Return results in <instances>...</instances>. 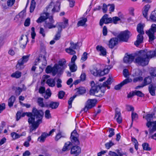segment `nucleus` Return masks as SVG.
I'll list each match as a JSON object with an SVG mask.
<instances>
[{
	"label": "nucleus",
	"mask_w": 156,
	"mask_h": 156,
	"mask_svg": "<svg viewBox=\"0 0 156 156\" xmlns=\"http://www.w3.org/2000/svg\"><path fill=\"white\" fill-rule=\"evenodd\" d=\"M49 13L44 12L41 14L40 17L36 20L38 23H41L44 22L43 26L45 29H51L56 27V25H54L55 20L52 16H49Z\"/></svg>",
	"instance_id": "nucleus-1"
},
{
	"label": "nucleus",
	"mask_w": 156,
	"mask_h": 156,
	"mask_svg": "<svg viewBox=\"0 0 156 156\" xmlns=\"http://www.w3.org/2000/svg\"><path fill=\"white\" fill-rule=\"evenodd\" d=\"M139 54L135 58L134 62L138 66H145L148 64L149 58H152L150 54L144 51H140Z\"/></svg>",
	"instance_id": "nucleus-2"
},
{
	"label": "nucleus",
	"mask_w": 156,
	"mask_h": 156,
	"mask_svg": "<svg viewBox=\"0 0 156 156\" xmlns=\"http://www.w3.org/2000/svg\"><path fill=\"white\" fill-rule=\"evenodd\" d=\"M32 115L29 119H31V120L34 121L36 119V120L42 122V119L43 117L44 113L42 110H38L35 107H34L31 112Z\"/></svg>",
	"instance_id": "nucleus-3"
},
{
	"label": "nucleus",
	"mask_w": 156,
	"mask_h": 156,
	"mask_svg": "<svg viewBox=\"0 0 156 156\" xmlns=\"http://www.w3.org/2000/svg\"><path fill=\"white\" fill-rule=\"evenodd\" d=\"M112 68H105L103 70L101 69H98L97 67H95L93 69L90 70L91 73L95 76H102L108 73L110 69Z\"/></svg>",
	"instance_id": "nucleus-4"
},
{
	"label": "nucleus",
	"mask_w": 156,
	"mask_h": 156,
	"mask_svg": "<svg viewBox=\"0 0 156 156\" xmlns=\"http://www.w3.org/2000/svg\"><path fill=\"white\" fill-rule=\"evenodd\" d=\"M79 135L76 129L73 130L71 133L70 139V142L73 145H77L80 144V141L78 139Z\"/></svg>",
	"instance_id": "nucleus-5"
},
{
	"label": "nucleus",
	"mask_w": 156,
	"mask_h": 156,
	"mask_svg": "<svg viewBox=\"0 0 156 156\" xmlns=\"http://www.w3.org/2000/svg\"><path fill=\"white\" fill-rule=\"evenodd\" d=\"M29 56L30 55H24L19 59L16 66V69L18 70H21L23 69L24 68L23 65L28 61Z\"/></svg>",
	"instance_id": "nucleus-6"
},
{
	"label": "nucleus",
	"mask_w": 156,
	"mask_h": 156,
	"mask_svg": "<svg viewBox=\"0 0 156 156\" xmlns=\"http://www.w3.org/2000/svg\"><path fill=\"white\" fill-rule=\"evenodd\" d=\"M97 101L95 99H89L86 102L84 108L82 109L80 112L83 111L87 112V111L94 107L96 104Z\"/></svg>",
	"instance_id": "nucleus-7"
},
{
	"label": "nucleus",
	"mask_w": 156,
	"mask_h": 156,
	"mask_svg": "<svg viewBox=\"0 0 156 156\" xmlns=\"http://www.w3.org/2000/svg\"><path fill=\"white\" fill-rule=\"evenodd\" d=\"M130 32L128 30L122 31L117 36V38L121 41L127 42L129 37Z\"/></svg>",
	"instance_id": "nucleus-8"
},
{
	"label": "nucleus",
	"mask_w": 156,
	"mask_h": 156,
	"mask_svg": "<svg viewBox=\"0 0 156 156\" xmlns=\"http://www.w3.org/2000/svg\"><path fill=\"white\" fill-rule=\"evenodd\" d=\"M112 23V18L108 17V15L105 14L100 20L99 25L102 27L104 23L108 24Z\"/></svg>",
	"instance_id": "nucleus-9"
},
{
	"label": "nucleus",
	"mask_w": 156,
	"mask_h": 156,
	"mask_svg": "<svg viewBox=\"0 0 156 156\" xmlns=\"http://www.w3.org/2000/svg\"><path fill=\"white\" fill-rule=\"evenodd\" d=\"M78 145H73L70 151L71 154H74V156H78L81 153V148Z\"/></svg>",
	"instance_id": "nucleus-10"
},
{
	"label": "nucleus",
	"mask_w": 156,
	"mask_h": 156,
	"mask_svg": "<svg viewBox=\"0 0 156 156\" xmlns=\"http://www.w3.org/2000/svg\"><path fill=\"white\" fill-rule=\"evenodd\" d=\"M135 56L133 54L128 55L126 53L123 59L124 62L126 64L131 63L134 59Z\"/></svg>",
	"instance_id": "nucleus-11"
},
{
	"label": "nucleus",
	"mask_w": 156,
	"mask_h": 156,
	"mask_svg": "<svg viewBox=\"0 0 156 156\" xmlns=\"http://www.w3.org/2000/svg\"><path fill=\"white\" fill-rule=\"evenodd\" d=\"M132 81L131 79L126 78L121 82L120 83L116 85L114 87V89L116 90H120L123 86Z\"/></svg>",
	"instance_id": "nucleus-12"
},
{
	"label": "nucleus",
	"mask_w": 156,
	"mask_h": 156,
	"mask_svg": "<svg viewBox=\"0 0 156 156\" xmlns=\"http://www.w3.org/2000/svg\"><path fill=\"white\" fill-rule=\"evenodd\" d=\"M116 118V120L119 124L121 123L122 121V119L120 109L118 108H116L115 110V118Z\"/></svg>",
	"instance_id": "nucleus-13"
},
{
	"label": "nucleus",
	"mask_w": 156,
	"mask_h": 156,
	"mask_svg": "<svg viewBox=\"0 0 156 156\" xmlns=\"http://www.w3.org/2000/svg\"><path fill=\"white\" fill-rule=\"evenodd\" d=\"M57 69L56 65H55V64L52 67L50 66H48L45 69V72L47 73H49L51 72L52 76H55L56 74V72L55 70Z\"/></svg>",
	"instance_id": "nucleus-14"
},
{
	"label": "nucleus",
	"mask_w": 156,
	"mask_h": 156,
	"mask_svg": "<svg viewBox=\"0 0 156 156\" xmlns=\"http://www.w3.org/2000/svg\"><path fill=\"white\" fill-rule=\"evenodd\" d=\"M55 25H56V27L57 25H58V30L61 29V30L62 31V28L64 29L68 26V19H66L65 21H64V22H57Z\"/></svg>",
	"instance_id": "nucleus-15"
},
{
	"label": "nucleus",
	"mask_w": 156,
	"mask_h": 156,
	"mask_svg": "<svg viewBox=\"0 0 156 156\" xmlns=\"http://www.w3.org/2000/svg\"><path fill=\"white\" fill-rule=\"evenodd\" d=\"M155 114V113H153L151 114H148L146 115L145 119L147 121L146 126L147 127H149L151 125L152 121H151L153 119V116Z\"/></svg>",
	"instance_id": "nucleus-16"
},
{
	"label": "nucleus",
	"mask_w": 156,
	"mask_h": 156,
	"mask_svg": "<svg viewBox=\"0 0 156 156\" xmlns=\"http://www.w3.org/2000/svg\"><path fill=\"white\" fill-rule=\"evenodd\" d=\"M118 38L116 37H113L111 38L109 41L108 46L109 47L111 48H113L118 44Z\"/></svg>",
	"instance_id": "nucleus-17"
},
{
	"label": "nucleus",
	"mask_w": 156,
	"mask_h": 156,
	"mask_svg": "<svg viewBox=\"0 0 156 156\" xmlns=\"http://www.w3.org/2000/svg\"><path fill=\"white\" fill-rule=\"evenodd\" d=\"M144 34H139L136 37V40L134 43V45L136 47H138L140 44L143 42L144 37L143 35Z\"/></svg>",
	"instance_id": "nucleus-18"
},
{
	"label": "nucleus",
	"mask_w": 156,
	"mask_h": 156,
	"mask_svg": "<svg viewBox=\"0 0 156 156\" xmlns=\"http://www.w3.org/2000/svg\"><path fill=\"white\" fill-rule=\"evenodd\" d=\"M148 90L149 93L152 96H155V90H156V85L152 83L149 85L148 87Z\"/></svg>",
	"instance_id": "nucleus-19"
},
{
	"label": "nucleus",
	"mask_w": 156,
	"mask_h": 156,
	"mask_svg": "<svg viewBox=\"0 0 156 156\" xmlns=\"http://www.w3.org/2000/svg\"><path fill=\"white\" fill-rule=\"evenodd\" d=\"M28 121L29 124H31L33 128L36 129L39 126V125L42 123V122L36 120L35 121V120L34 121L31 120V119H28Z\"/></svg>",
	"instance_id": "nucleus-20"
},
{
	"label": "nucleus",
	"mask_w": 156,
	"mask_h": 156,
	"mask_svg": "<svg viewBox=\"0 0 156 156\" xmlns=\"http://www.w3.org/2000/svg\"><path fill=\"white\" fill-rule=\"evenodd\" d=\"M98 87L94 88V87L91 88L89 90V94L90 95H94L97 97H102L104 95V94H100L98 95L95 94V93H98L99 91V90H98Z\"/></svg>",
	"instance_id": "nucleus-21"
},
{
	"label": "nucleus",
	"mask_w": 156,
	"mask_h": 156,
	"mask_svg": "<svg viewBox=\"0 0 156 156\" xmlns=\"http://www.w3.org/2000/svg\"><path fill=\"white\" fill-rule=\"evenodd\" d=\"M96 49L97 51H100L99 54L100 55L105 56L106 55V50L102 46H100L99 45H97L96 47Z\"/></svg>",
	"instance_id": "nucleus-22"
},
{
	"label": "nucleus",
	"mask_w": 156,
	"mask_h": 156,
	"mask_svg": "<svg viewBox=\"0 0 156 156\" xmlns=\"http://www.w3.org/2000/svg\"><path fill=\"white\" fill-rule=\"evenodd\" d=\"M59 103L54 101H51L48 105L45 104V107L46 108H50L52 109H55L57 108L59 106Z\"/></svg>",
	"instance_id": "nucleus-23"
},
{
	"label": "nucleus",
	"mask_w": 156,
	"mask_h": 156,
	"mask_svg": "<svg viewBox=\"0 0 156 156\" xmlns=\"http://www.w3.org/2000/svg\"><path fill=\"white\" fill-rule=\"evenodd\" d=\"M149 129V133L152 134L156 131V120L153 121L151 123V125L149 127H147Z\"/></svg>",
	"instance_id": "nucleus-24"
},
{
	"label": "nucleus",
	"mask_w": 156,
	"mask_h": 156,
	"mask_svg": "<svg viewBox=\"0 0 156 156\" xmlns=\"http://www.w3.org/2000/svg\"><path fill=\"white\" fill-rule=\"evenodd\" d=\"M152 78L151 76H148L145 77L142 82L145 86L147 85H150L151 83L152 82Z\"/></svg>",
	"instance_id": "nucleus-25"
},
{
	"label": "nucleus",
	"mask_w": 156,
	"mask_h": 156,
	"mask_svg": "<svg viewBox=\"0 0 156 156\" xmlns=\"http://www.w3.org/2000/svg\"><path fill=\"white\" fill-rule=\"evenodd\" d=\"M73 145L70 142V141H68L65 143L62 149V151L65 152L70 150H71L72 147Z\"/></svg>",
	"instance_id": "nucleus-26"
},
{
	"label": "nucleus",
	"mask_w": 156,
	"mask_h": 156,
	"mask_svg": "<svg viewBox=\"0 0 156 156\" xmlns=\"http://www.w3.org/2000/svg\"><path fill=\"white\" fill-rule=\"evenodd\" d=\"M146 34L149 37V41L151 42L153 41L156 38L155 36L154 35V33L151 32V31H146Z\"/></svg>",
	"instance_id": "nucleus-27"
},
{
	"label": "nucleus",
	"mask_w": 156,
	"mask_h": 156,
	"mask_svg": "<svg viewBox=\"0 0 156 156\" xmlns=\"http://www.w3.org/2000/svg\"><path fill=\"white\" fill-rule=\"evenodd\" d=\"M47 136H48V133L43 132L42 133L41 136L38 137L37 140L40 142L43 143L45 141L46 138Z\"/></svg>",
	"instance_id": "nucleus-28"
},
{
	"label": "nucleus",
	"mask_w": 156,
	"mask_h": 156,
	"mask_svg": "<svg viewBox=\"0 0 156 156\" xmlns=\"http://www.w3.org/2000/svg\"><path fill=\"white\" fill-rule=\"evenodd\" d=\"M55 65H56L57 69L55 71L56 72V73H58V75H62L64 71V70L66 69L67 66H65L63 67H59L58 64H55Z\"/></svg>",
	"instance_id": "nucleus-29"
},
{
	"label": "nucleus",
	"mask_w": 156,
	"mask_h": 156,
	"mask_svg": "<svg viewBox=\"0 0 156 156\" xmlns=\"http://www.w3.org/2000/svg\"><path fill=\"white\" fill-rule=\"evenodd\" d=\"M150 7V6L148 4L145 5L144 7V9L142 12L143 16L145 18L147 19L148 18V12Z\"/></svg>",
	"instance_id": "nucleus-30"
},
{
	"label": "nucleus",
	"mask_w": 156,
	"mask_h": 156,
	"mask_svg": "<svg viewBox=\"0 0 156 156\" xmlns=\"http://www.w3.org/2000/svg\"><path fill=\"white\" fill-rule=\"evenodd\" d=\"M46 83L50 87H53L55 86V83L54 79L50 78L48 79Z\"/></svg>",
	"instance_id": "nucleus-31"
},
{
	"label": "nucleus",
	"mask_w": 156,
	"mask_h": 156,
	"mask_svg": "<svg viewBox=\"0 0 156 156\" xmlns=\"http://www.w3.org/2000/svg\"><path fill=\"white\" fill-rule=\"evenodd\" d=\"M16 100L15 97L13 95H12L9 98L8 100V105L9 107L13 106V103Z\"/></svg>",
	"instance_id": "nucleus-32"
},
{
	"label": "nucleus",
	"mask_w": 156,
	"mask_h": 156,
	"mask_svg": "<svg viewBox=\"0 0 156 156\" xmlns=\"http://www.w3.org/2000/svg\"><path fill=\"white\" fill-rule=\"evenodd\" d=\"M60 5H58V4L55 5L53 8L51 10V12L52 14H54L55 12H58L60 10Z\"/></svg>",
	"instance_id": "nucleus-33"
},
{
	"label": "nucleus",
	"mask_w": 156,
	"mask_h": 156,
	"mask_svg": "<svg viewBox=\"0 0 156 156\" xmlns=\"http://www.w3.org/2000/svg\"><path fill=\"white\" fill-rule=\"evenodd\" d=\"M143 28L144 27L143 25L141 23H139L137 25V31L139 34H144V32Z\"/></svg>",
	"instance_id": "nucleus-34"
},
{
	"label": "nucleus",
	"mask_w": 156,
	"mask_h": 156,
	"mask_svg": "<svg viewBox=\"0 0 156 156\" xmlns=\"http://www.w3.org/2000/svg\"><path fill=\"white\" fill-rule=\"evenodd\" d=\"M77 89L78 90H77L76 93L78 94L79 95L83 94L86 92V90L84 87H79Z\"/></svg>",
	"instance_id": "nucleus-35"
},
{
	"label": "nucleus",
	"mask_w": 156,
	"mask_h": 156,
	"mask_svg": "<svg viewBox=\"0 0 156 156\" xmlns=\"http://www.w3.org/2000/svg\"><path fill=\"white\" fill-rule=\"evenodd\" d=\"M22 75V73L19 71H16L15 73H12L11 75V76L13 78H15L16 79L20 78Z\"/></svg>",
	"instance_id": "nucleus-36"
},
{
	"label": "nucleus",
	"mask_w": 156,
	"mask_h": 156,
	"mask_svg": "<svg viewBox=\"0 0 156 156\" xmlns=\"http://www.w3.org/2000/svg\"><path fill=\"white\" fill-rule=\"evenodd\" d=\"M36 2L34 0H31L30 7V13L32 12L35 7Z\"/></svg>",
	"instance_id": "nucleus-37"
},
{
	"label": "nucleus",
	"mask_w": 156,
	"mask_h": 156,
	"mask_svg": "<svg viewBox=\"0 0 156 156\" xmlns=\"http://www.w3.org/2000/svg\"><path fill=\"white\" fill-rule=\"evenodd\" d=\"M77 96V95L75 94L73 97H71V98H70L69 100L68 101V104L69 105V106L68 107V109L70 108H72V102L73 100H74V99H75V98Z\"/></svg>",
	"instance_id": "nucleus-38"
},
{
	"label": "nucleus",
	"mask_w": 156,
	"mask_h": 156,
	"mask_svg": "<svg viewBox=\"0 0 156 156\" xmlns=\"http://www.w3.org/2000/svg\"><path fill=\"white\" fill-rule=\"evenodd\" d=\"M68 66L69 67V69L71 72H75L77 70V67L75 64L74 63H73L72 64H69Z\"/></svg>",
	"instance_id": "nucleus-39"
},
{
	"label": "nucleus",
	"mask_w": 156,
	"mask_h": 156,
	"mask_svg": "<svg viewBox=\"0 0 156 156\" xmlns=\"http://www.w3.org/2000/svg\"><path fill=\"white\" fill-rule=\"evenodd\" d=\"M142 146L144 150L147 151H150L151 148L149 147V144L147 143H144L142 144Z\"/></svg>",
	"instance_id": "nucleus-40"
},
{
	"label": "nucleus",
	"mask_w": 156,
	"mask_h": 156,
	"mask_svg": "<svg viewBox=\"0 0 156 156\" xmlns=\"http://www.w3.org/2000/svg\"><path fill=\"white\" fill-rule=\"evenodd\" d=\"M37 103L38 105L41 107H45V105L43 103V99L41 98H38L37 99Z\"/></svg>",
	"instance_id": "nucleus-41"
},
{
	"label": "nucleus",
	"mask_w": 156,
	"mask_h": 156,
	"mask_svg": "<svg viewBox=\"0 0 156 156\" xmlns=\"http://www.w3.org/2000/svg\"><path fill=\"white\" fill-rule=\"evenodd\" d=\"M133 91L134 95H136L137 96L141 98L143 97L144 96V94L140 91L135 90Z\"/></svg>",
	"instance_id": "nucleus-42"
},
{
	"label": "nucleus",
	"mask_w": 156,
	"mask_h": 156,
	"mask_svg": "<svg viewBox=\"0 0 156 156\" xmlns=\"http://www.w3.org/2000/svg\"><path fill=\"white\" fill-rule=\"evenodd\" d=\"M87 18H84L83 19L78 21L77 23L78 27L84 26L87 21Z\"/></svg>",
	"instance_id": "nucleus-43"
},
{
	"label": "nucleus",
	"mask_w": 156,
	"mask_h": 156,
	"mask_svg": "<svg viewBox=\"0 0 156 156\" xmlns=\"http://www.w3.org/2000/svg\"><path fill=\"white\" fill-rule=\"evenodd\" d=\"M149 73L151 77L155 76L156 74V68H151L149 70Z\"/></svg>",
	"instance_id": "nucleus-44"
},
{
	"label": "nucleus",
	"mask_w": 156,
	"mask_h": 156,
	"mask_svg": "<svg viewBox=\"0 0 156 156\" xmlns=\"http://www.w3.org/2000/svg\"><path fill=\"white\" fill-rule=\"evenodd\" d=\"M11 135L14 139L19 138L22 136L21 135L19 134L14 132L12 133H11Z\"/></svg>",
	"instance_id": "nucleus-45"
},
{
	"label": "nucleus",
	"mask_w": 156,
	"mask_h": 156,
	"mask_svg": "<svg viewBox=\"0 0 156 156\" xmlns=\"http://www.w3.org/2000/svg\"><path fill=\"white\" fill-rule=\"evenodd\" d=\"M150 18L152 21L156 22V14L154 11L152 12L151 13Z\"/></svg>",
	"instance_id": "nucleus-46"
},
{
	"label": "nucleus",
	"mask_w": 156,
	"mask_h": 156,
	"mask_svg": "<svg viewBox=\"0 0 156 156\" xmlns=\"http://www.w3.org/2000/svg\"><path fill=\"white\" fill-rule=\"evenodd\" d=\"M65 51L67 53L71 55H74L76 53V51L73 49L71 48H66Z\"/></svg>",
	"instance_id": "nucleus-47"
},
{
	"label": "nucleus",
	"mask_w": 156,
	"mask_h": 156,
	"mask_svg": "<svg viewBox=\"0 0 156 156\" xmlns=\"http://www.w3.org/2000/svg\"><path fill=\"white\" fill-rule=\"evenodd\" d=\"M61 30H58L57 33L54 38V40L57 41L61 37Z\"/></svg>",
	"instance_id": "nucleus-48"
},
{
	"label": "nucleus",
	"mask_w": 156,
	"mask_h": 156,
	"mask_svg": "<svg viewBox=\"0 0 156 156\" xmlns=\"http://www.w3.org/2000/svg\"><path fill=\"white\" fill-rule=\"evenodd\" d=\"M114 145V144L112 142V141L110 140L108 142L106 143L105 144V146L106 148L107 149H108Z\"/></svg>",
	"instance_id": "nucleus-49"
},
{
	"label": "nucleus",
	"mask_w": 156,
	"mask_h": 156,
	"mask_svg": "<svg viewBox=\"0 0 156 156\" xmlns=\"http://www.w3.org/2000/svg\"><path fill=\"white\" fill-rule=\"evenodd\" d=\"M66 61L65 59H62L60 60L58 62V66H59L63 67L65 66H67L66 65Z\"/></svg>",
	"instance_id": "nucleus-50"
},
{
	"label": "nucleus",
	"mask_w": 156,
	"mask_h": 156,
	"mask_svg": "<svg viewBox=\"0 0 156 156\" xmlns=\"http://www.w3.org/2000/svg\"><path fill=\"white\" fill-rule=\"evenodd\" d=\"M114 130V129L112 128H109L108 132L110 133L108 136L109 137H111L115 135Z\"/></svg>",
	"instance_id": "nucleus-51"
},
{
	"label": "nucleus",
	"mask_w": 156,
	"mask_h": 156,
	"mask_svg": "<svg viewBox=\"0 0 156 156\" xmlns=\"http://www.w3.org/2000/svg\"><path fill=\"white\" fill-rule=\"evenodd\" d=\"M148 31H151V32L155 33L156 32V24H152L151 26V28L148 30Z\"/></svg>",
	"instance_id": "nucleus-52"
},
{
	"label": "nucleus",
	"mask_w": 156,
	"mask_h": 156,
	"mask_svg": "<svg viewBox=\"0 0 156 156\" xmlns=\"http://www.w3.org/2000/svg\"><path fill=\"white\" fill-rule=\"evenodd\" d=\"M26 10L24 9L23 11L19 13L18 15L19 17L22 19H23L26 16Z\"/></svg>",
	"instance_id": "nucleus-53"
},
{
	"label": "nucleus",
	"mask_w": 156,
	"mask_h": 156,
	"mask_svg": "<svg viewBox=\"0 0 156 156\" xmlns=\"http://www.w3.org/2000/svg\"><path fill=\"white\" fill-rule=\"evenodd\" d=\"M78 42L75 44L74 42H71L70 43V46L69 48L73 49H76L78 46Z\"/></svg>",
	"instance_id": "nucleus-54"
},
{
	"label": "nucleus",
	"mask_w": 156,
	"mask_h": 156,
	"mask_svg": "<svg viewBox=\"0 0 156 156\" xmlns=\"http://www.w3.org/2000/svg\"><path fill=\"white\" fill-rule=\"evenodd\" d=\"M87 55V53L86 52H85L83 53L81 59V60L82 61V62L85 61L88 58Z\"/></svg>",
	"instance_id": "nucleus-55"
},
{
	"label": "nucleus",
	"mask_w": 156,
	"mask_h": 156,
	"mask_svg": "<svg viewBox=\"0 0 156 156\" xmlns=\"http://www.w3.org/2000/svg\"><path fill=\"white\" fill-rule=\"evenodd\" d=\"M65 94L64 91L62 90L60 91L58 93V98L60 99L63 98Z\"/></svg>",
	"instance_id": "nucleus-56"
},
{
	"label": "nucleus",
	"mask_w": 156,
	"mask_h": 156,
	"mask_svg": "<svg viewBox=\"0 0 156 156\" xmlns=\"http://www.w3.org/2000/svg\"><path fill=\"white\" fill-rule=\"evenodd\" d=\"M31 38L32 39H35V37L36 36V34L35 31V28L32 27L31 28Z\"/></svg>",
	"instance_id": "nucleus-57"
},
{
	"label": "nucleus",
	"mask_w": 156,
	"mask_h": 156,
	"mask_svg": "<svg viewBox=\"0 0 156 156\" xmlns=\"http://www.w3.org/2000/svg\"><path fill=\"white\" fill-rule=\"evenodd\" d=\"M30 18H27L25 20L24 23V25L25 27H28L30 24Z\"/></svg>",
	"instance_id": "nucleus-58"
},
{
	"label": "nucleus",
	"mask_w": 156,
	"mask_h": 156,
	"mask_svg": "<svg viewBox=\"0 0 156 156\" xmlns=\"http://www.w3.org/2000/svg\"><path fill=\"white\" fill-rule=\"evenodd\" d=\"M112 23L115 24H116L117 22L120 20V19L118 17L115 16L112 18Z\"/></svg>",
	"instance_id": "nucleus-59"
},
{
	"label": "nucleus",
	"mask_w": 156,
	"mask_h": 156,
	"mask_svg": "<svg viewBox=\"0 0 156 156\" xmlns=\"http://www.w3.org/2000/svg\"><path fill=\"white\" fill-rule=\"evenodd\" d=\"M16 90H15L16 94V95L19 96L20 94L22 92V90L21 88L19 87H16Z\"/></svg>",
	"instance_id": "nucleus-60"
},
{
	"label": "nucleus",
	"mask_w": 156,
	"mask_h": 156,
	"mask_svg": "<svg viewBox=\"0 0 156 156\" xmlns=\"http://www.w3.org/2000/svg\"><path fill=\"white\" fill-rule=\"evenodd\" d=\"M45 117L47 119H49L51 118L50 111L49 110H47L45 112Z\"/></svg>",
	"instance_id": "nucleus-61"
},
{
	"label": "nucleus",
	"mask_w": 156,
	"mask_h": 156,
	"mask_svg": "<svg viewBox=\"0 0 156 156\" xmlns=\"http://www.w3.org/2000/svg\"><path fill=\"white\" fill-rule=\"evenodd\" d=\"M126 109L128 111H132L133 112L134 111V108L131 105H126Z\"/></svg>",
	"instance_id": "nucleus-62"
},
{
	"label": "nucleus",
	"mask_w": 156,
	"mask_h": 156,
	"mask_svg": "<svg viewBox=\"0 0 156 156\" xmlns=\"http://www.w3.org/2000/svg\"><path fill=\"white\" fill-rule=\"evenodd\" d=\"M15 0H8L7 1V5L8 6L11 7L14 4Z\"/></svg>",
	"instance_id": "nucleus-63"
},
{
	"label": "nucleus",
	"mask_w": 156,
	"mask_h": 156,
	"mask_svg": "<svg viewBox=\"0 0 156 156\" xmlns=\"http://www.w3.org/2000/svg\"><path fill=\"white\" fill-rule=\"evenodd\" d=\"M123 74L124 76L126 78L129 75V72L128 70L127 69H123Z\"/></svg>",
	"instance_id": "nucleus-64"
}]
</instances>
